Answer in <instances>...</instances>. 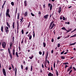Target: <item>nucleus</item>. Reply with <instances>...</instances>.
I'll list each match as a JSON object with an SVG mask.
<instances>
[{
  "label": "nucleus",
  "mask_w": 76,
  "mask_h": 76,
  "mask_svg": "<svg viewBox=\"0 0 76 76\" xmlns=\"http://www.w3.org/2000/svg\"><path fill=\"white\" fill-rule=\"evenodd\" d=\"M48 76H53V74L51 73V72H50L48 74Z\"/></svg>",
  "instance_id": "nucleus-14"
},
{
  "label": "nucleus",
  "mask_w": 76,
  "mask_h": 76,
  "mask_svg": "<svg viewBox=\"0 0 76 76\" xmlns=\"http://www.w3.org/2000/svg\"><path fill=\"white\" fill-rule=\"evenodd\" d=\"M19 51H21V48H20V46H19Z\"/></svg>",
  "instance_id": "nucleus-36"
},
{
  "label": "nucleus",
  "mask_w": 76,
  "mask_h": 76,
  "mask_svg": "<svg viewBox=\"0 0 76 76\" xmlns=\"http://www.w3.org/2000/svg\"><path fill=\"white\" fill-rule=\"evenodd\" d=\"M21 32L22 33V34H24V31H23V30H22L21 31Z\"/></svg>",
  "instance_id": "nucleus-34"
},
{
  "label": "nucleus",
  "mask_w": 76,
  "mask_h": 76,
  "mask_svg": "<svg viewBox=\"0 0 76 76\" xmlns=\"http://www.w3.org/2000/svg\"><path fill=\"white\" fill-rule=\"evenodd\" d=\"M2 46L3 48H6V42H3Z\"/></svg>",
  "instance_id": "nucleus-2"
},
{
  "label": "nucleus",
  "mask_w": 76,
  "mask_h": 76,
  "mask_svg": "<svg viewBox=\"0 0 76 76\" xmlns=\"http://www.w3.org/2000/svg\"><path fill=\"white\" fill-rule=\"evenodd\" d=\"M15 55L18 58L19 57V55H18V53L17 52H16L15 53Z\"/></svg>",
  "instance_id": "nucleus-23"
},
{
  "label": "nucleus",
  "mask_w": 76,
  "mask_h": 76,
  "mask_svg": "<svg viewBox=\"0 0 76 76\" xmlns=\"http://www.w3.org/2000/svg\"><path fill=\"white\" fill-rule=\"evenodd\" d=\"M9 12H10L9 9H7V11H6V14H9Z\"/></svg>",
  "instance_id": "nucleus-11"
},
{
  "label": "nucleus",
  "mask_w": 76,
  "mask_h": 76,
  "mask_svg": "<svg viewBox=\"0 0 76 76\" xmlns=\"http://www.w3.org/2000/svg\"><path fill=\"white\" fill-rule=\"evenodd\" d=\"M69 35H68L66 36L65 37V38H69Z\"/></svg>",
  "instance_id": "nucleus-38"
},
{
  "label": "nucleus",
  "mask_w": 76,
  "mask_h": 76,
  "mask_svg": "<svg viewBox=\"0 0 76 76\" xmlns=\"http://www.w3.org/2000/svg\"><path fill=\"white\" fill-rule=\"evenodd\" d=\"M8 53L10 56V58H11V59H12V53H10V48H9L8 49Z\"/></svg>",
  "instance_id": "nucleus-1"
},
{
  "label": "nucleus",
  "mask_w": 76,
  "mask_h": 76,
  "mask_svg": "<svg viewBox=\"0 0 76 76\" xmlns=\"http://www.w3.org/2000/svg\"><path fill=\"white\" fill-rule=\"evenodd\" d=\"M48 6L49 7H50V10H52V9H53V5H52V4L49 3Z\"/></svg>",
  "instance_id": "nucleus-3"
},
{
  "label": "nucleus",
  "mask_w": 76,
  "mask_h": 76,
  "mask_svg": "<svg viewBox=\"0 0 76 76\" xmlns=\"http://www.w3.org/2000/svg\"><path fill=\"white\" fill-rule=\"evenodd\" d=\"M46 56L47 57H48V52H47V53Z\"/></svg>",
  "instance_id": "nucleus-45"
},
{
  "label": "nucleus",
  "mask_w": 76,
  "mask_h": 76,
  "mask_svg": "<svg viewBox=\"0 0 76 76\" xmlns=\"http://www.w3.org/2000/svg\"><path fill=\"white\" fill-rule=\"evenodd\" d=\"M18 19H19V15H20V14L19 13H18Z\"/></svg>",
  "instance_id": "nucleus-24"
},
{
  "label": "nucleus",
  "mask_w": 76,
  "mask_h": 76,
  "mask_svg": "<svg viewBox=\"0 0 76 76\" xmlns=\"http://www.w3.org/2000/svg\"><path fill=\"white\" fill-rule=\"evenodd\" d=\"M41 12H40V11H39L38 14L39 15H41Z\"/></svg>",
  "instance_id": "nucleus-51"
},
{
  "label": "nucleus",
  "mask_w": 76,
  "mask_h": 76,
  "mask_svg": "<svg viewBox=\"0 0 76 76\" xmlns=\"http://www.w3.org/2000/svg\"><path fill=\"white\" fill-rule=\"evenodd\" d=\"M33 37L34 38L35 37V31H33Z\"/></svg>",
  "instance_id": "nucleus-44"
},
{
  "label": "nucleus",
  "mask_w": 76,
  "mask_h": 76,
  "mask_svg": "<svg viewBox=\"0 0 76 76\" xmlns=\"http://www.w3.org/2000/svg\"><path fill=\"white\" fill-rule=\"evenodd\" d=\"M44 8H45V4H44L43 5Z\"/></svg>",
  "instance_id": "nucleus-63"
},
{
  "label": "nucleus",
  "mask_w": 76,
  "mask_h": 76,
  "mask_svg": "<svg viewBox=\"0 0 76 76\" xmlns=\"http://www.w3.org/2000/svg\"><path fill=\"white\" fill-rule=\"evenodd\" d=\"M27 12H26L25 13V15H24L25 16H27Z\"/></svg>",
  "instance_id": "nucleus-35"
},
{
  "label": "nucleus",
  "mask_w": 76,
  "mask_h": 76,
  "mask_svg": "<svg viewBox=\"0 0 76 76\" xmlns=\"http://www.w3.org/2000/svg\"><path fill=\"white\" fill-rule=\"evenodd\" d=\"M60 63V61L58 60H57V63L58 64V63Z\"/></svg>",
  "instance_id": "nucleus-41"
},
{
  "label": "nucleus",
  "mask_w": 76,
  "mask_h": 76,
  "mask_svg": "<svg viewBox=\"0 0 76 76\" xmlns=\"http://www.w3.org/2000/svg\"><path fill=\"white\" fill-rule=\"evenodd\" d=\"M23 43V39L21 41V44H22Z\"/></svg>",
  "instance_id": "nucleus-49"
},
{
  "label": "nucleus",
  "mask_w": 76,
  "mask_h": 76,
  "mask_svg": "<svg viewBox=\"0 0 76 76\" xmlns=\"http://www.w3.org/2000/svg\"><path fill=\"white\" fill-rule=\"evenodd\" d=\"M63 19L64 20H66V18H65V17H63Z\"/></svg>",
  "instance_id": "nucleus-46"
},
{
  "label": "nucleus",
  "mask_w": 76,
  "mask_h": 76,
  "mask_svg": "<svg viewBox=\"0 0 76 76\" xmlns=\"http://www.w3.org/2000/svg\"><path fill=\"white\" fill-rule=\"evenodd\" d=\"M42 68H44V65H43V64H42Z\"/></svg>",
  "instance_id": "nucleus-64"
},
{
  "label": "nucleus",
  "mask_w": 76,
  "mask_h": 76,
  "mask_svg": "<svg viewBox=\"0 0 76 76\" xmlns=\"http://www.w3.org/2000/svg\"><path fill=\"white\" fill-rule=\"evenodd\" d=\"M33 57H34V56H32L31 57H29V58L30 59H31V60L32 59V58H33Z\"/></svg>",
  "instance_id": "nucleus-37"
},
{
  "label": "nucleus",
  "mask_w": 76,
  "mask_h": 76,
  "mask_svg": "<svg viewBox=\"0 0 76 76\" xmlns=\"http://www.w3.org/2000/svg\"><path fill=\"white\" fill-rule=\"evenodd\" d=\"M39 54L40 55H41L42 54V52H41L39 51Z\"/></svg>",
  "instance_id": "nucleus-48"
},
{
  "label": "nucleus",
  "mask_w": 76,
  "mask_h": 76,
  "mask_svg": "<svg viewBox=\"0 0 76 76\" xmlns=\"http://www.w3.org/2000/svg\"><path fill=\"white\" fill-rule=\"evenodd\" d=\"M51 42H54V39H53V38H52L51 40Z\"/></svg>",
  "instance_id": "nucleus-57"
},
{
  "label": "nucleus",
  "mask_w": 76,
  "mask_h": 76,
  "mask_svg": "<svg viewBox=\"0 0 76 76\" xmlns=\"http://www.w3.org/2000/svg\"><path fill=\"white\" fill-rule=\"evenodd\" d=\"M31 38H32V35H31L29 37V40H31Z\"/></svg>",
  "instance_id": "nucleus-30"
},
{
  "label": "nucleus",
  "mask_w": 76,
  "mask_h": 76,
  "mask_svg": "<svg viewBox=\"0 0 76 76\" xmlns=\"http://www.w3.org/2000/svg\"><path fill=\"white\" fill-rule=\"evenodd\" d=\"M61 29H62L63 30H65V31H67L66 29V28H65V27H64L62 28Z\"/></svg>",
  "instance_id": "nucleus-25"
},
{
  "label": "nucleus",
  "mask_w": 76,
  "mask_h": 76,
  "mask_svg": "<svg viewBox=\"0 0 76 76\" xmlns=\"http://www.w3.org/2000/svg\"><path fill=\"white\" fill-rule=\"evenodd\" d=\"M62 9H61V7H59V10L58 11V13L59 14H60V13H61V10Z\"/></svg>",
  "instance_id": "nucleus-7"
},
{
  "label": "nucleus",
  "mask_w": 76,
  "mask_h": 76,
  "mask_svg": "<svg viewBox=\"0 0 76 76\" xmlns=\"http://www.w3.org/2000/svg\"><path fill=\"white\" fill-rule=\"evenodd\" d=\"M12 27H13V29H14V28H15V22H14L13 23Z\"/></svg>",
  "instance_id": "nucleus-26"
},
{
  "label": "nucleus",
  "mask_w": 76,
  "mask_h": 76,
  "mask_svg": "<svg viewBox=\"0 0 76 76\" xmlns=\"http://www.w3.org/2000/svg\"><path fill=\"white\" fill-rule=\"evenodd\" d=\"M54 26H55V24H54V23H53V24L51 28H50V29H52L53 27Z\"/></svg>",
  "instance_id": "nucleus-15"
},
{
  "label": "nucleus",
  "mask_w": 76,
  "mask_h": 76,
  "mask_svg": "<svg viewBox=\"0 0 76 76\" xmlns=\"http://www.w3.org/2000/svg\"><path fill=\"white\" fill-rule=\"evenodd\" d=\"M17 31H18V30L19 29V20H18L17 21Z\"/></svg>",
  "instance_id": "nucleus-9"
},
{
  "label": "nucleus",
  "mask_w": 76,
  "mask_h": 76,
  "mask_svg": "<svg viewBox=\"0 0 76 76\" xmlns=\"http://www.w3.org/2000/svg\"><path fill=\"white\" fill-rule=\"evenodd\" d=\"M53 66L54 68H55L56 67V62H55L53 64Z\"/></svg>",
  "instance_id": "nucleus-33"
},
{
  "label": "nucleus",
  "mask_w": 76,
  "mask_h": 76,
  "mask_svg": "<svg viewBox=\"0 0 76 76\" xmlns=\"http://www.w3.org/2000/svg\"><path fill=\"white\" fill-rule=\"evenodd\" d=\"M72 36V37H76V34H74V35Z\"/></svg>",
  "instance_id": "nucleus-53"
},
{
  "label": "nucleus",
  "mask_w": 76,
  "mask_h": 76,
  "mask_svg": "<svg viewBox=\"0 0 76 76\" xmlns=\"http://www.w3.org/2000/svg\"><path fill=\"white\" fill-rule=\"evenodd\" d=\"M61 58L62 59H65V57L64 56H61Z\"/></svg>",
  "instance_id": "nucleus-31"
},
{
  "label": "nucleus",
  "mask_w": 76,
  "mask_h": 76,
  "mask_svg": "<svg viewBox=\"0 0 76 76\" xmlns=\"http://www.w3.org/2000/svg\"><path fill=\"white\" fill-rule=\"evenodd\" d=\"M56 73L57 76H58V71H57V70H56Z\"/></svg>",
  "instance_id": "nucleus-17"
},
{
  "label": "nucleus",
  "mask_w": 76,
  "mask_h": 76,
  "mask_svg": "<svg viewBox=\"0 0 76 76\" xmlns=\"http://www.w3.org/2000/svg\"><path fill=\"white\" fill-rule=\"evenodd\" d=\"M72 66L69 67L68 68V69L67 70V72H69V71H70V70H71V69H72Z\"/></svg>",
  "instance_id": "nucleus-10"
},
{
  "label": "nucleus",
  "mask_w": 76,
  "mask_h": 76,
  "mask_svg": "<svg viewBox=\"0 0 76 76\" xmlns=\"http://www.w3.org/2000/svg\"><path fill=\"white\" fill-rule=\"evenodd\" d=\"M12 41H15V37H12Z\"/></svg>",
  "instance_id": "nucleus-43"
},
{
  "label": "nucleus",
  "mask_w": 76,
  "mask_h": 76,
  "mask_svg": "<svg viewBox=\"0 0 76 76\" xmlns=\"http://www.w3.org/2000/svg\"><path fill=\"white\" fill-rule=\"evenodd\" d=\"M6 16H8V17L10 18V15L9 14H6Z\"/></svg>",
  "instance_id": "nucleus-20"
},
{
  "label": "nucleus",
  "mask_w": 76,
  "mask_h": 76,
  "mask_svg": "<svg viewBox=\"0 0 76 76\" xmlns=\"http://www.w3.org/2000/svg\"><path fill=\"white\" fill-rule=\"evenodd\" d=\"M64 53V51H62V52H61V54H63Z\"/></svg>",
  "instance_id": "nucleus-55"
},
{
  "label": "nucleus",
  "mask_w": 76,
  "mask_h": 76,
  "mask_svg": "<svg viewBox=\"0 0 76 76\" xmlns=\"http://www.w3.org/2000/svg\"><path fill=\"white\" fill-rule=\"evenodd\" d=\"M17 10H18V8H16V11H15V14H16L17 13Z\"/></svg>",
  "instance_id": "nucleus-56"
},
{
  "label": "nucleus",
  "mask_w": 76,
  "mask_h": 76,
  "mask_svg": "<svg viewBox=\"0 0 76 76\" xmlns=\"http://www.w3.org/2000/svg\"><path fill=\"white\" fill-rule=\"evenodd\" d=\"M30 26V22H29V24H28V25L27 26L28 28H29Z\"/></svg>",
  "instance_id": "nucleus-39"
},
{
  "label": "nucleus",
  "mask_w": 76,
  "mask_h": 76,
  "mask_svg": "<svg viewBox=\"0 0 76 76\" xmlns=\"http://www.w3.org/2000/svg\"><path fill=\"white\" fill-rule=\"evenodd\" d=\"M28 66H26V70H28Z\"/></svg>",
  "instance_id": "nucleus-40"
},
{
  "label": "nucleus",
  "mask_w": 76,
  "mask_h": 76,
  "mask_svg": "<svg viewBox=\"0 0 76 76\" xmlns=\"http://www.w3.org/2000/svg\"><path fill=\"white\" fill-rule=\"evenodd\" d=\"M68 66L67 65H66L65 66V69L66 68V67H68Z\"/></svg>",
  "instance_id": "nucleus-62"
},
{
  "label": "nucleus",
  "mask_w": 76,
  "mask_h": 76,
  "mask_svg": "<svg viewBox=\"0 0 76 76\" xmlns=\"http://www.w3.org/2000/svg\"><path fill=\"white\" fill-rule=\"evenodd\" d=\"M60 47V44H58V47L59 48V47Z\"/></svg>",
  "instance_id": "nucleus-54"
},
{
  "label": "nucleus",
  "mask_w": 76,
  "mask_h": 76,
  "mask_svg": "<svg viewBox=\"0 0 76 76\" xmlns=\"http://www.w3.org/2000/svg\"><path fill=\"white\" fill-rule=\"evenodd\" d=\"M72 30V28H70V30H67L66 31H67L66 32V33H67L68 32H70V31H71Z\"/></svg>",
  "instance_id": "nucleus-32"
},
{
  "label": "nucleus",
  "mask_w": 76,
  "mask_h": 76,
  "mask_svg": "<svg viewBox=\"0 0 76 76\" xmlns=\"http://www.w3.org/2000/svg\"><path fill=\"white\" fill-rule=\"evenodd\" d=\"M12 54L13 55H15V48H14L12 50Z\"/></svg>",
  "instance_id": "nucleus-5"
},
{
  "label": "nucleus",
  "mask_w": 76,
  "mask_h": 76,
  "mask_svg": "<svg viewBox=\"0 0 76 76\" xmlns=\"http://www.w3.org/2000/svg\"><path fill=\"white\" fill-rule=\"evenodd\" d=\"M71 72H72V70H71L69 72V75H70V74L71 73Z\"/></svg>",
  "instance_id": "nucleus-29"
},
{
  "label": "nucleus",
  "mask_w": 76,
  "mask_h": 76,
  "mask_svg": "<svg viewBox=\"0 0 76 76\" xmlns=\"http://www.w3.org/2000/svg\"><path fill=\"white\" fill-rule=\"evenodd\" d=\"M1 32H3V26H1Z\"/></svg>",
  "instance_id": "nucleus-22"
},
{
  "label": "nucleus",
  "mask_w": 76,
  "mask_h": 76,
  "mask_svg": "<svg viewBox=\"0 0 76 76\" xmlns=\"http://www.w3.org/2000/svg\"><path fill=\"white\" fill-rule=\"evenodd\" d=\"M54 21H52L50 23V26H49L50 28H51V26L53 24V23H54Z\"/></svg>",
  "instance_id": "nucleus-12"
},
{
  "label": "nucleus",
  "mask_w": 76,
  "mask_h": 76,
  "mask_svg": "<svg viewBox=\"0 0 76 76\" xmlns=\"http://www.w3.org/2000/svg\"><path fill=\"white\" fill-rule=\"evenodd\" d=\"M63 64H64L65 65H66V64H69V63L68 62H66L65 63H63Z\"/></svg>",
  "instance_id": "nucleus-27"
},
{
  "label": "nucleus",
  "mask_w": 76,
  "mask_h": 76,
  "mask_svg": "<svg viewBox=\"0 0 76 76\" xmlns=\"http://www.w3.org/2000/svg\"><path fill=\"white\" fill-rule=\"evenodd\" d=\"M21 68L22 69H23V65H21Z\"/></svg>",
  "instance_id": "nucleus-50"
},
{
  "label": "nucleus",
  "mask_w": 76,
  "mask_h": 76,
  "mask_svg": "<svg viewBox=\"0 0 76 76\" xmlns=\"http://www.w3.org/2000/svg\"><path fill=\"white\" fill-rule=\"evenodd\" d=\"M45 67H46V68H48V67H47V66H46V64L45 63Z\"/></svg>",
  "instance_id": "nucleus-52"
},
{
  "label": "nucleus",
  "mask_w": 76,
  "mask_h": 76,
  "mask_svg": "<svg viewBox=\"0 0 76 76\" xmlns=\"http://www.w3.org/2000/svg\"><path fill=\"white\" fill-rule=\"evenodd\" d=\"M11 4L12 6H14V2H11Z\"/></svg>",
  "instance_id": "nucleus-28"
},
{
  "label": "nucleus",
  "mask_w": 76,
  "mask_h": 76,
  "mask_svg": "<svg viewBox=\"0 0 76 76\" xmlns=\"http://www.w3.org/2000/svg\"><path fill=\"white\" fill-rule=\"evenodd\" d=\"M44 18L46 19H47L48 18V15H47L44 16Z\"/></svg>",
  "instance_id": "nucleus-8"
},
{
  "label": "nucleus",
  "mask_w": 76,
  "mask_h": 76,
  "mask_svg": "<svg viewBox=\"0 0 76 76\" xmlns=\"http://www.w3.org/2000/svg\"><path fill=\"white\" fill-rule=\"evenodd\" d=\"M73 69H74V70H75V71H76V69H75V67H73Z\"/></svg>",
  "instance_id": "nucleus-61"
},
{
  "label": "nucleus",
  "mask_w": 76,
  "mask_h": 76,
  "mask_svg": "<svg viewBox=\"0 0 76 76\" xmlns=\"http://www.w3.org/2000/svg\"><path fill=\"white\" fill-rule=\"evenodd\" d=\"M54 21H52L50 23V26H49L50 28H51V26L53 24V23H54Z\"/></svg>",
  "instance_id": "nucleus-13"
},
{
  "label": "nucleus",
  "mask_w": 76,
  "mask_h": 76,
  "mask_svg": "<svg viewBox=\"0 0 76 76\" xmlns=\"http://www.w3.org/2000/svg\"><path fill=\"white\" fill-rule=\"evenodd\" d=\"M24 4L25 5V6L26 7L27 6V3L26 1H25L24 2Z\"/></svg>",
  "instance_id": "nucleus-19"
},
{
  "label": "nucleus",
  "mask_w": 76,
  "mask_h": 76,
  "mask_svg": "<svg viewBox=\"0 0 76 76\" xmlns=\"http://www.w3.org/2000/svg\"><path fill=\"white\" fill-rule=\"evenodd\" d=\"M45 53V52L44 51L43 52V54H42V56H44V54Z\"/></svg>",
  "instance_id": "nucleus-60"
},
{
  "label": "nucleus",
  "mask_w": 76,
  "mask_h": 76,
  "mask_svg": "<svg viewBox=\"0 0 76 76\" xmlns=\"http://www.w3.org/2000/svg\"><path fill=\"white\" fill-rule=\"evenodd\" d=\"M11 69H12V67L11 66H10L9 68V70H11Z\"/></svg>",
  "instance_id": "nucleus-47"
},
{
  "label": "nucleus",
  "mask_w": 76,
  "mask_h": 76,
  "mask_svg": "<svg viewBox=\"0 0 76 76\" xmlns=\"http://www.w3.org/2000/svg\"><path fill=\"white\" fill-rule=\"evenodd\" d=\"M43 45L44 47H45L46 46V43L44 42H43Z\"/></svg>",
  "instance_id": "nucleus-21"
},
{
  "label": "nucleus",
  "mask_w": 76,
  "mask_h": 76,
  "mask_svg": "<svg viewBox=\"0 0 76 76\" xmlns=\"http://www.w3.org/2000/svg\"><path fill=\"white\" fill-rule=\"evenodd\" d=\"M15 72H17V68H16V67L15 68Z\"/></svg>",
  "instance_id": "nucleus-58"
},
{
  "label": "nucleus",
  "mask_w": 76,
  "mask_h": 76,
  "mask_svg": "<svg viewBox=\"0 0 76 76\" xmlns=\"http://www.w3.org/2000/svg\"><path fill=\"white\" fill-rule=\"evenodd\" d=\"M7 26L9 28H10V25H9V23L7 22Z\"/></svg>",
  "instance_id": "nucleus-16"
},
{
  "label": "nucleus",
  "mask_w": 76,
  "mask_h": 76,
  "mask_svg": "<svg viewBox=\"0 0 76 76\" xmlns=\"http://www.w3.org/2000/svg\"><path fill=\"white\" fill-rule=\"evenodd\" d=\"M76 44V42H75V43H72L71 44L69 45H70V46H72V45H75V44Z\"/></svg>",
  "instance_id": "nucleus-18"
},
{
  "label": "nucleus",
  "mask_w": 76,
  "mask_h": 76,
  "mask_svg": "<svg viewBox=\"0 0 76 76\" xmlns=\"http://www.w3.org/2000/svg\"><path fill=\"white\" fill-rule=\"evenodd\" d=\"M31 71H32V66H31V69L30 70Z\"/></svg>",
  "instance_id": "nucleus-42"
},
{
  "label": "nucleus",
  "mask_w": 76,
  "mask_h": 76,
  "mask_svg": "<svg viewBox=\"0 0 76 76\" xmlns=\"http://www.w3.org/2000/svg\"><path fill=\"white\" fill-rule=\"evenodd\" d=\"M31 14L32 16H34V14L33 13H31Z\"/></svg>",
  "instance_id": "nucleus-59"
},
{
  "label": "nucleus",
  "mask_w": 76,
  "mask_h": 76,
  "mask_svg": "<svg viewBox=\"0 0 76 76\" xmlns=\"http://www.w3.org/2000/svg\"><path fill=\"white\" fill-rule=\"evenodd\" d=\"M2 72L4 75L5 76H6V70L4 69H2Z\"/></svg>",
  "instance_id": "nucleus-4"
},
{
  "label": "nucleus",
  "mask_w": 76,
  "mask_h": 76,
  "mask_svg": "<svg viewBox=\"0 0 76 76\" xmlns=\"http://www.w3.org/2000/svg\"><path fill=\"white\" fill-rule=\"evenodd\" d=\"M8 29H9V28H8L7 26L6 28H5V30L7 34L9 33V31L8 30Z\"/></svg>",
  "instance_id": "nucleus-6"
}]
</instances>
